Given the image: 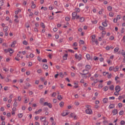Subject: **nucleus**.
<instances>
[{"mask_svg": "<svg viewBox=\"0 0 125 125\" xmlns=\"http://www.w3.org/2000/svg\"><path fill=\"white\" fill-rule=\"evenodd\" d=\"M42 111V109H39L38 111L35 112V114H36V115H38V114H40V113H41Z\"/></svg>", "mask_w": 125, "mask_h": 125, "instance_id": "f8f14e48", "label": "nucleus"}, {"mask_svg": "<svg viewBox=\"0 0 125 125\" xmlns=\"http://www.w3.org/2000/svg\"><path fill=\"white\" fill-rule=\"evenodd\" d=\"M59 76H60L61 78H63V77H64V75L62 72H60L59 74Z\"/></svg>", "mask_w": 125, "mask_h": 125, "instance_id": "7c9ffc66", "label": "nucleus"}, {"mask_svg": "<svg viewBox=\"0 0 125 125\" xmlns=\"http://www.w3.org/2000/svg\"><path fill=\"white\" fill-rule=\"evenodd\" d=\"M93 42H95L96 44H98V41L97 40H95L94 41H92Z\"/></svg>", "mask_w": 125, "mask_h": 125, "instance_id": "5fc2aeb1", "label": "nucleus"}, {"mask_svg": "<svg viewBox=\"0 0 125 125\" xmlns=\"http://www.w3.org/2000/svg\"><path fill=\"white\" fill-rule=\"evenodd\" d=\"M74 86H73V87L74 88H78V87H79V85H78V84H79V83L78 82H74Z\"/></svg>", "mask_w": 125, "mask_h": 125, "instance_id": "0eeeda50", "label": "nucleus"}, {"mask_svg": "<svg viewBox=\"0 0 125 125\" xmlns=\"http://www.w3.org/2000/svg\"><path fill=\"white\" fill-rule=\"evenodd\" d=\"M109 40H110V41H113V40H114V36H111L109 37Z\"/></svg>", "mask_w": 125, "mask_h": 125, "instance_id": "603ef678", "label": "nucleus"}, {"mask_svg": "<svg viewBox=\"0 0 125 125\" xmlns=\"http://www.w3.org/2000/svg\"><path fill=\"white\" fill-rule=\"evenodd\" d=\"M31 7L33 9H35V8L36 7V4H35V2H34V1H31Z\"/></svg>", "mask_w": 125, "mask_h": 125, "instance_id": "6e6552de", "label": "nucleus"}, {"mask_svg": "<svg viewBox=\"0 0 125 125\" xmlns=\"http://www.w3.org/2000/svg\"><path fill=\"white\" fill-rule=\"evenodd\" d=\"M73 46H78V43H77L76 42H75L73 43L72 45Z\"/></svg>", "mask_w": 125, "mask_h": 125, "instance_id": "09e8293b", "label": "nucleus"}, {"mask_svg": "<svg viewBox=\"0 0 125 125\" xmlns=\"http://www.w3.org/2000/svg\"><path fill=\"white\" fill-rule=\"evenodd\" d=\"M113 22L114 23H117V22H118V20L117 18H114L113 19Z\"/></svg>", "mask_w": 125, "mask_h": 125, "instance_id": "4d7b16f0", "label": "nucleus"}, {"mask_svg": "<svg viewBox=\"0 0 125 125\" xmlns=\"http://www.w3.org/2000/svg\"><path fill=\"white\" fill-rule=\"evenodd\" d=\"M72 19L74 20V19L75 18V17L77 16V13L76 12H73L72 13Z\"/></svg>", "mask_w": 125, "mask_h": 125, "instance_id": "6ab92c4d", "label": "nucleus"}, {"mask_svg": "<svg viewBox=\"0 0 125 125\" xmlns=\"http://www.w3.org/2000/svg\"><path fill=\"white\" fill-rule=\"evenodd\" d=\"M34 32H36V33L39 32V29H38V28L37 27L34 28Z\"/></svg>", "mask_w": 125, "mask_h": 125, "instance_id": "8fccbe9b", "label": "nucleus"}, {"mask_svg": "<svg viewBox=\"0 0 125 125\" xmlns=\"http://www.w3.org/2000/svg\"><path fill=\"white\" fill-rule=\"evenodd\" d=\"M119 47H116L114 49V52H118L119 51Z\"/></svg>", "mask_w": 125, "mask_h": 125, "instance_id": "a19ab883", "label": "nucleus"}, {"mask_svg": "<svg viewBox=\"0 0 125 125\" xmlns=\"http://www.w3.org/2000/svg\"><path fill=\"white\" fill-rule=\"evenodd\" d=\"M99 29L100 30H101V31H104V30H105V28H104V27L101 26H100L99 27Z\"/></svg>", "mask_w": 125, "mask_h": 125, "instance_id": "b1692460", "label": "nucleus"}, {"mask_svg": "<svg viewBox=\"0 0 125 125\" xmlns=\"http://www.w3.org/2000/svg\"><path fill=\"white\" fill-rule=\"evenodd\" d=\"M42 58L41 57H38V61H39L40 62H41V61H42Z\"/></svg>", "mask_w": 125, "mask_h": 125, "instance_id": "69168bd1", "label": "nucleus"}, {"mask_svg": "<svg viewBox=\"0 0 125 125\" xmlns=\"http://www.w3.org/2000/svg\"><path fill=\"white\" fill-rule=\"evenodd\" d=\"M112 6H109L107 7V10H109V11H111L112 10Z\"/></svg>", "mask_w": 125, "mask_h": 125, "instance_id": "58836bf2", "label": "nucleus"}, {"mask_svg": "<svg viewBox=\"0 0 125 125\" xmlns=\"http://www.w3.org/2000/svg\"><path fill=\"white\" fill-rule=\"evenodd\" d=\"M68 115H69V112H67L66 111H64L62 113V117H65Z\"/></svg>", "mask_w": 125, "mask_h": 125, "instance_id": "1a4fd4ad", "label": "nucleus"}, {"mask_svg": "<svg viewBox=\"0 0 125 125\" xmlns=\"http://www.w3.org/2000/svg\"><path fill=\"white\" fill-rule=\"evenodd\" d=\"M85 112L86 113V114L90 115L92 114V110H91V109H87L85 110Z\"/></svg>", "mask_w": 125, "mask_h": 125, "instance_id": "20e7f679", "label": "nucleus"}, {"mask_svg": "<svg viewBox=\"0 0 125 125\" xmlns=\"http://www.w3.org/2000/svg\"><path fill=\"white\" fill-rule=\"evenodd\" d=\"M75 11L76 12H80V11H81V9H80L79 8H76L75 9Z\"/></svg>", "mask_w": 125, "mask_h": 125, "instance_id": "79ce46f5", "label": "nucleus"}, {"mask_svg": "<svg viewBox=\"0 0 125 125\" xmlns=\"http://www.w3.org/2000/svg\"><path fill=\"white\" fill-rule=\"evenodd\" d=\"M5 82H6V83H8L9 82H11V80L6 79H5Z\"/></svg>", "mask_w": 125, "mask_h": 125, "instance_id": "13d9d810", "label": "nucleus"}, {"mask_svg": "<svg viewBox=\"0 0 125 125\" xmlns=\"http://www.w3.org/2000/svg\"><path fill=\"white\" fill-rule=\"evenodd\" d=\"M3 31H4V32H7V31H8V26L4 27L3 29Z\"/></svg>", "mask_w": 125, "mask_h": 125, "instance_id": "dca6fc26", "label": "nucleus"}, {"mask_svg": "<svg viewBox=\"0 0 125 125\" xmlns=\"http://www.w3.org/2000/svg\"><path fill=\"white\" fill-rule=\"evenodd\" d=\"M75 58L78 61H81L83 59V56L82 54L78 55V54H75Z\"/></svg>", "mask_w": 125, "mask_h": 125, "instance_id": "f257e3e1", "label": "nucleus"}, {"mask_svg": "<svg viewBox=\"0 0 125 125\" xmlns=\"http://www.w3.org/2000/svg\"><path fill=\"white\" fill-rule=\"evenodd\" d=\"M68 51H69V52H71V53H75V51L72 49H68Z\"/></svg>", "mask_w": 125, "mask_h": 125, "instance_id": "3c124183", "label": "nucleus"}, {"mask_svg": "<svg viewBox=\"0 0 125 125\" xmlns=\"http://www.w3.org/2000/svg\"><path fill=\"white\" fill-rule=\"evenodd\" d=\"M43 106H48V107H49L50 108H52V104L46 102L44 103Z\"/></svg>", "mask_w": 125, "mask_h": 125, "instance_id": "7ed1b4c3", "label": "nucleus"}, {"mask_svg": "<svg viewBox=\"0 0 125 125\" xmlns=\"http://www.w3.org/2000/svg\"><path fill=\"white\" fill-rule=\"evenodd\" d=\"M65 20L66 21H70V17H65Z\"/></svg>", "mask_w": 125, "mask_h": 125, "instance_id": "bf43d9fd", "label": "nucleus"}, {"mask_svg": "<svg viewBox=\"0 0 125 125\" xmlns=\"http://www.w3.org/2000/svg\"><path fill=\"white\" fill-rule=\"evenodd\" d=\"M79 43H80V44H83V43H84V42L83 40H80Z\"/></svg>", "mask_w": 125, "mask_h": 125, "instance_id": "6e6d98bb", "label": "nucleus"}, {"mask_svg": "<svg viewBox=\"0 0 125 125\" xmlns=\"http://www.w3.org/2000/svg\"><path fill=\"white\" fill-rule=\"evenodd\" d=\"M115 90L117 92H120V91H121V87L119 85L116 86L115 87Z\"/></svg>", "mask_w": 125, "mask_h": 125, "instance_id": "39448f33", "label": "nucleus"}, {"mask_svg": "<svg viewBox=\"0 0 125 125\" xmlns=\"http://www.w3.org/2000/svg\"><path fill=\"white\" fill-rule=\"evenodd\" d=\"M40 25L42 28L43 29H44V28H45V25H44V23H43V22H41Z\"/></svg>", "mask_w": 125, "mask_h": 125, "instance_id": "a211bd4d", "label": "nucleus"}, {"mask_svg": "<svg viewBox=\"0 0 125 125\" xmlns=\"http://www.w3.org/2000/svg\"><path fill=\"white\" fill-rule=\"evenodd\" d=\"M3 70L6 73L7 72H8V71H9V69H8V68L3 67Z\"/></svg>", "mask_w": 125, "mask_h": 125, "instance_id": "c85d7f7f", "label": "nucleus"}, {"mask_svg": "<svg viewBox=\"0 0 125 125\" xmlns=\"http://www.w3.org/2000/svg\"><path fill=\"white\" fill-rule=\"evenodd\" d=\"M107 76L108 79H111V78H112V74H111L110 73H108Z\"/></svg>", "mask_w": 125, "mask_h": 125, "instance_id": "c756f323", "label": "nucleus"}, {"mask_svg": "<svg viewBox=\"0 0 125 125\" xmlns=\"http://www.w3.org/2000/svg\"><path fill=\"white\" fill-rule=\"evenodd\" d=\"M60 107H62L64 106V103L63 102H62L60 103Z\"/></svg>", "mask_w": 125, "mask_h": 125, "instance_id": "72a5a7b5", "label": "nucleus"}, {"mask_svg": "<svg viewBox=\"0 0 125 125\" xmlns=\"http://www.w3.org/2000/svg\"><path fill=\"white\" fill-rule=\"evenodd\" d=\"M43 69H44L45 70H47V69H48V66L47 65V64H43Z\"/></svg>", "mask_w": 125, "mask_h": 125, "instance_id": "4468645a", "label": "nucleus"}, {"mask_svg": "<svg viewBox=\"0 0 125 125\" xmlns=\"http://www.w3.org/2000/svg\"><path fill=\"white\" fill-rule=\"evenodd\" d=\"M4 4V2L2 1H0V6H2V5Z\"/></svg>", "mask_w": 125, "mask_h": 125, "instance_id": "864d4df0", "label": "nucleus"}, {"mask_svg": "<svg viewBox=\"0 0 125 125\" xmlns=\"http://www.w3.org/2000/svg\"><path fill=\"white\" fill-rule=\"evenodd\" d=\"M94 60L95 61H97L98 60V57H94Z\"/></svg>", "mask_w": 125, "mask_h": 125, "instance_id": "338daca9", "label": "nucleus"}, {"mask_svg": "<svg viewBox=\"0 0 125 125\" xmlns=\"http://www.w3.org/2000/svg\"><path fill=\"white\" fill-rule=\"evenodd\" d=\"M122 55H123V57H125V52H122Z\"/></svg>", "mask_w": 125, "mask_h": 125, "instance_id": "774afa93", "label": "nucleus"}, {"mask_svg": "<svg viewBox=\"0 0 125 125\" xmlns=\"http://www.w3.org/2000/svg\"><path fill=\"white\" fill-rule=\"evenodd\" d=\"M119 69H120V67H119V66H116L115 67H113V71L114 72H118Z\"/></svg>", "mask_w": 125, "mask_h": 125, "instance_id": "9b49d317", "label": "nucleus"}, {"mask_svg": "<svg viewBox=\"0 0 125 125\" xmlns=\"http://www.w3.org/2000/svg\"><path fill=\"white\" fill-rule=\"evenodd\" d=\"M19 118H22L23 117V115H22V113H20L18 114Z\"/></svg>", "mask_w": 125, "mask_h": 125, "instance_id": "e2e57ef3", "label": "nucleus"}, {"mask_svg": "<svg viewBox=\"0 0 125 125\" xmlns=\"http://www.w3.org/2000/svg\"><path fill=\"white\" fill-rule=\"evenodd\" d=\"M37 73H38V74H41V73H42V70L41 69H38L37 70Z\"/></svg>", "mask_w": 125, "mask_h": 125, "instance_id": "c9c22d12", "label": "nucleus"}, {"mask_svg": "<svg viewBox=\"0 0 125 125\" xmlns=\"http://www.w3.org/2000/svg\"><path fill=\"white\" fill-rule=\"evenodd\" d=\"M0 119L1 121H4L5 120V118H4V117L0 116Z\"/></svg>", "mask_w": 125, "mask_h": 125, "instance_id": "680f3d73", "label": "nucleus"}, {"mask_svg": "<svg viewBox=\"0 0 125 125\" xmlns=\"http://www.w3.org/2000/svg\"><path fill=\"white\" fill-rule=\"evenodd\" d=\"M75 19H80V16L76 15L73 20H75Z\"/></svg>", "mask_w": 125, "mask_h": 125, "instance_id": "c03bdc74", "label": "nucleus"}, {"mask_svg": "<svg viewBox=\"0 0 125 125\" xmlns=\"http://www.w3.org/2000/svg\"><path fill=\"white\" fill-rule=\"evenodd\" d=\"M109 89H110V90H114V85H111L109 87Z\"/></svg>", "mask_w": 125, "mask_h": 125, "instance_id": "4c0bfd02", "label": "nucleus"}, {"mask_svg": "<svg viewBox=\"0 0 125 125\" xmlns=\"http://www.w3.org/2000/svg\"><path fill=\"white\" fill-rule=\"evenodd\" d=\"M35 27H36V28L40 27V24L38 23H35Z\"/></svg>", "mask_w": 125, "mask_h": 125, "instance_id": "0e129e2a", "label": "nucleus"}, {"mask_svg": "<svg viewBox=\"0 0 125 125\" xmlns=\"http://www.w3.org/2000/svg\"><path fill=\"white\" fill-rule=\"evenodd\" d=\"M42 122H44V123H43L44 125H48V122L45 121V119L43 120Z\"/></svg>", "mask_w": 125, "mask_h": 125, "instance_id": "a878e982", "label": "nucleus"}, {"mask_svg": "<svg viewBox=\"0 0 125 125\" xmlns=\"http://www.w3.org/2000/svg\"><path fill=\"white\" fill-rule=\"evenodd\" d=\"M9 52H10V53H13L14 51L11 48H9Z\"/></svg>", "mask_w": 125, "mask_h": 125, "instance_id": "37998d69", "label": "nucleus"}, {"mask_svg": "<svg viewBox=\"0 0 125 125\" xmlns=\"http://www.w3.org/2000/svg\"><path fill=\"white\" fill-rule=\"evenodd\" d=\"M102 25L104 27H107V26H108V24H107V19H105L104 21L102 22Z\"/></svg>", "mask_w": 125, "mask_h": 125, "instance_id": "423d86ee", "label": "nucleus"}, {"mask_svg": "<svg viewBox=\"0 0 125 125\" xmlns=\"http://www.w3.org/2000/svg\"><path fill=\"white\" fill-rule=\"evenodd\" d=\"M104 103H107L108 102V98H105L103 100Z\"/></svg>", "mask_w": 125, "mask_h": 125, "instance_id": "aec40b11", "label": "nucleus"}, {"mask_svg": "<svg viewBox=\"0 0 125 125\" xmlns=\"http://www.w3.org/2000/svg\"><path fill=\"white\" fill-rule=\"evenodd\" d=\"M85 68L86 69L84 70V72H86V73H84V74H88V70L91 69V66L90 65H86Z\"/></svg>", "mask_w": 125, "mask_h": 125, "instance_id": "f03ea898", "label": "nucleus"}, {"mask_svg": "<svg viewBox=\"0 0 125 125\" xmlns=\"http://www.w3.org/2000/svg\"><path fill=\"white\" fill-rule=\"evenodd\" d=\"M120 124L121 125H125V122L124 120H122L120 122Z\"/></svg>", "mask_w": 125, "mask_h": 125, "instance_id": "e433bc0d", "label": "nucleus"}, {"mask_svg": "<svg viewBox=\"0 0 125 125\" xmlns=\"http://www.w3.org/2000/svg\"><path fill=\"white\" fill-rule=\"evenodd\" d=\"M16 101H17V100H15V103H14V107H17V106H18V104H17V102H16Z\"/></svg>", "mask_w": 125, "mask_h": 125, "instance_id": "bb28decb", "label": "nucleus"}, {"mask_svg": "<svg viewBox=\"0 0 125 125\" xmlns=\"http://www.w3.org/2000/svg\"><path fill=\"white\" fill-rule=\"evenodd\" d=\"M28 67H32L33 66V63L31 62H28Z\"/></svg>", "mask_w": 125, "mask_h": 125, "instance_id": "2f4dec72", "label": "nucleus"}, {"mask_svg": "<svg viewBox=\"0 0 125 125\" xmlns=\"http://www.w3.org/2000/svg\"><path fill=\"white\" fill-rule=\"evenodd\" d=\"M116 18L117 19V20H120V19H121L122 16L120 15H118L116 17Z\"/></svg>", "mask_w": 125, "mask_h": 125, "instance_id": "473e14b6", "label": "nucleus"}, {"mask_svg": "<svg viewBox=\"0 0 125 125\" xmlns=\"http://www.w3.org/2000/svg\"><path fill=\"white\" fill-rule=\"evenodd\" d=\"M58 100L61 101L62 100V99H63V98L62 97V96H61V95H59L58 96Z\"/></svg>", "mask_w": 125, "mask_h": 125, "instance_id": "5701e85b", "label": "nucleus"}, {"mask_svg": "<svg viewBox=\"0 0 125 125\" xmlns=\"http://www.w3.org/2000/svg\"><path fill=\"white\" fill-rule=\"evenodd\" d=\"M114 95H116V96H119V92H117L116 91V92H114Z\"/></svg>", "mask_w": 125, "mask_h": 125, "instance_id": "a18cd8bd", "label": "nucleus"}, {"mask_svg": "<svg viewBox=\"0 0 125 125\" xmlns=\"http://www.w3.org/2000/svg\"><path fill=\"white\" fill-rule=\"evenodd\" d=\"M22 43L23 44H24V45H28V42L24 40L22 42Z\"/></svg>", "mask_w": 125, "mask_h": 125, "instance_id": "393cba45", "label": "nucleus"}, {"mask_svg": "<svg viewBox=\"0 0 125 125\" xmlns=\"http://www.w3.org/2000/svg\"><path fill=\"white\" fill-rule=\"evenodd\" d=\"M49 9L50 10H53V9H54V7L52 6H50L49 7Z\"/></svg>", "mask_w": 125, "mask_h": 125, "instance_id": "49530a36", "label": "nucleus"}, {"mask_svg": "<svg viewBox=\"0 0 125 125\" xmlns=\"http://www.w3.org/2000/svg\"><path fill=\"white\" fill-rule=\"evenodd\" d=\"M15 44H16V41L13 42L11 45V47H14V46H15Z\"/></svg>", "mask_w": 125, "mask_h": 125, "instance_id": "f3484780", "label": "nucleus"}, {"mask_svg": "<svg viewBox=\"0 0 125 125\" xmlns=\"http://www.w3.org/2000/svg\"><path fill=\"white\" fill-rule=\"evenodd\" d=\"M112 113H113V116H115V115H117V114H118V110L117 109H114L113 111H112Z\"/></svg>", "mask_w": 125, "mask_h": 125, "instance_id": "9d476101", "label": "nucleus"}, {"mask_svg": "<svg viewBox=\"0 0 125 125\" xmlns=\"http://www.w3.org/2000/svg\"><path fill=\"white\" fill-rule=\"evenodd\" d=\"M68 57V54H65L63 56V60H67V57Z\"/></svg>", "mask_w": 125, "mask_h": 125, "instance_id": "2eb2a0df", "label": "nucleus"}, {"mask_svg": "<svg viewBox=\"0 0 125 125\" xmlns=\"http://www.w3.org/2000/svg\"><path fill=\"white\" fill-rule=\"evenodd\" d=\"M4 90H5V91H6L8 90V87H7V86H5V87H4Z\"/></svg>", "mask_w": 125, "mask_h": 125, "instance_id": "052dcab7", "label": "nucleus"}, {"mask_svg": "<svg viewBox=\"0 0 125 125\" xmlns=\"http://www.w3.org/2000/svg\"><path fill=\"white\" fill-rule=\"evenodd\" d=\"M109 15L110 17H113L114 16V14L112 12H110Z\"/></svg>", "mask_w": 125, "mask_h": 125, "instance_id": "de8ad7c7", "label": "nucleus"}, {"mask_svg": "<svg viewBox=\"0 0 125 125\" xmlns=\"http://www.w3.org/2000/svg\"><path fill=\"white\" fill-rule=\"evenodd\" d=\"M85 57L87 60H90V55H89V54H86Z\"/></svg>", "mask_w": 125, "mask_h": 125, "instance_id": "ddd939ff", "label": "nucleus"}, {"mask_svg": "<svg viewBox=\"0 0 125 125\" xmlns=\"http://www.w3.org/2000/svg\"><path fill=\"white\" fill-rule=\"evenodd\" d=\"M108 89H109V87H108V86H105L104 87V91H107V90H108Z\"/></svg>", "mask_w": 125, "mask_h": 125, "instance_id": "cd10ccee", "label": "nucleus"}, {"mask_svg": "<svg viewBox=\"0 0 125 125\" xmlns=\"http://www.w3.org/2000/svg\"><path fill=\"white\" fill-rule=\"evenodd\" d=\"M125 112H124V110H121L120 111V112H119V115H120V116H122V115H124V113Z\"/></svg>", "mask_w": 125, "mask_h": 125, "instance_id": "f704fd0d", "label": "nucleus"}, {"mask_svg": "<svg viewBox=\"0 0 125 125\" xmlns=\"http://www.w3.org/2000/svg\"><path fill=\"white\" fill-rule=\"evenodd\" d=\"M109 109H113V108H115V104H111L109 106Z\"/></svg>", "mask_w": 125, "mask_h": 125, "instance_id": "412c9836", "label": "nucleus"}, {"mask_svg": "<svg viewBox=\"0 0 125 125\" xmlns=\"http://www.w3.org/2000/svg\"><path fill=\"white\" fill-rule=\"evenodd\" d=\"M35 56V55H34V54L33 53H31L29 55V57H30V58H34Z\"/></svg>", "mask_w": 125, "mask_h": 125, "instance_id": "ea45409f", "label": "nucleus"}, {"mask_svg": "<svg viewBox=\"0 0 125 125\" xmlns=\"http://www.w3.org/2000/svg\"><path fill=\"white\" fill-rule=\"evenodd\" d=\"M80 22H83L84 21V18L83 17H80L79 18Z\"/></svg>", "mask_w": 125, "mask_h": 125, "instance_id": "4be33fe9", "label": "nucleus"}]
</instances>
